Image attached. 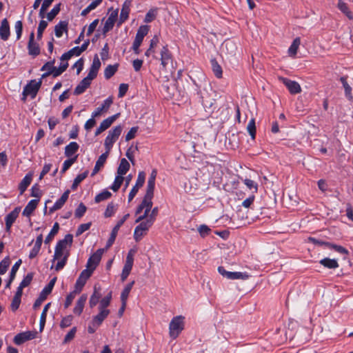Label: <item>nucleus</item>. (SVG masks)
<instances>
[{"instance_id": "nucleus-50", "label": "nucleus", "mask_w": 353, "mask_h": 353, "mask_svg": "<svg viewBox=\"0 0 353 353\" xmlns=\"http://www.w3.org/2000/svg\"><path fill=\"white\" fill-rule=\"evenodd\" d=\"M48 26V22L44 21V20H41L39 24V27H38V30H37V39L38 40H41V38H42V34H43V32L44 31V30Z\"/></svg>"}, {"instance_id": "nucleus-21", "label": "nucleus", "mask_w": 353, "mask_h": 353, "mask_svg": "<svg viewBox=\"0 0 353 353\" xmlns=\"http://www.w3.org/2000/svg\"><path fill=\"white\" fill-rule=\"evenodd\" d=\"M39 203V199H32L28 202L23 211V215L30 216L33 211L36 209Z\"/></svg>"}, {"instance_id": "nucleus-31", "label": "nucleus", "mask_w": 353, "mask_h": 353, "mask_svg": "<svg viewBox=\"0 0 353 353\" xmlns=\"http://www.w3.org/2000/svg\"><path fill=\"white\" fill-rule=\"evenodd\" d=\"M56 278L52 279L49 283L43 289L40 294V296L43 299H46L48 295L50 294L53 289V287L55 284Z\"/></svg>"}, {"instance_id": "nucleus-47", "label": "nucleus", "mask_w": 353, "mask_h": 353, "mask_svg": "<svg viewBox=\"0 0 353 353\" xmlns=\"http://www.w3.org/2000/svg\"><path fill=\"white\" fill-rule=\"evenodd\" d=\"M250 275L247 272H233L232 280H247Z\"/></svg>"}, {"instance_id": "nucleus-11", "label": "nucleus", "mask_w": 353, "mask_h": 353, "mask_svg": "<svg viewBox=\"0 0 353 353\" xmlns=\"http://www.w3.org/2000/svg\"><path fill=\"white\" fill-rule=\"evenodd\" d=\"M118 17V11L114 10L112 11L109 17H108L107 20L105 22L104 26L103 28V33L106 34L108 32H109L110 30L112 29L114 23L117 19Z\"/></svg>"}, {"instance_id": "nucleus-30", "label": "nucleus", "mask_w": 353, "mask_h": 353, "mask_svg": "<svg viewBox=\"0 0 353 353\" xmlns=\"http://www.w3.org/2000/svg\"><path fill=\"white\" fill-rule=\"evenodd\" d=\"M337 7L344 14L346 15V17L349 19H353V14L349 10L347 5L345 2H343L342 0H339V2L337 3Z\"/></svg>"}, {"instance_id": "nucleus-25", "label": "nucleus", "mask_w": 353, "mask_h": 353, "mask_svg": "<svg viewBox=\"0 0 353 353\" xmlns=\"http://www.w3.org/2000/svg\"><path fill=\"white\" fill-rule=\"evenodd\" d=\"M161 65L166 68L171 63V57L167 48H163L161 52Z\"/></svg>"}, {"instance_id": "nucleus-12", "label": "nucleus", "mask_w": 353, "mask_h": 353, "mask_svg": "<svg viewBox=\"0 0 353 353\" xmlns=\"http://www.w3.org/2000/svg\"><path fill=\"white\" fill-rule=\"evenodd\" d=\"M28 49L30 55L37 56L40 53V48L39 44L34 41V33L33 32L30 34Z\"/></svg>"}, {"instance_id": "nucleus-22", "label": "nucleus", "mask_w": 353, "mask_h": 353, "mask_svg": "<svg viewBox=\"0 0 353 353\" xmlns=\"http://www.w3.org/2000/svg\"><path fill=\"white\" fill-rule=\"evenodd\" d=\"M301 44V39L299 37H296L292 41L291 46L288 48V53L290 57L294 58L297 53L298 49Z\"/></svg>"}, {"instance_id": "nucleus-32", "label": "nucleus", "mask_w": 353, "mask_h": 353, "mask_svg": "<svg viewBox=\"0 0 353 353\" xmlns=\"http://www.w3.org/2000/svg\"><path fill=\"white\" fill-rule=\"evenodd\" d=\"M119 113H117L116 114H114L105 119H104L101 123L100 126H101V128H103L104 130L109 128L111 125L113 123V122L119 117Z\"/></svg>"}, {"instance_id": "nucleus-43", "label": "nucleus", "mask_w": 353, "mask_h": 353, "mask_svg": "<svg viewBox=\"0 0 353 353\" xmlns=\"http://www.w3.org/2000/svg\"><path fill=\"white\" fill-rule=\"evenodd\" d=\"M10 263V260L8 256L5 257L1 262H0V274H4L8 268L9 267Z\"/></svg>"}, {"instance_id": "nucleus-37", "label": "nucleus", "mask_w": 353, "mask_h": 353, "mask_svg": "<svg viewBox=\"0 0 353 353\" xmlns=\"http://www.w3.org/2000/svg\"><path fill=\"white\" fill-rule=\"evenodd\" d=\"M101 298V294L97 292V288H94V293L90 296L89 305L90 307H94L98 303Z\"/></svg>"}, {"instance_id": "nucleus-13", "label": "nucleus", "mask_w": 353, "mask_h": 353, "mask_svg": "<svg viewBox=\"0 0 353 353\" xmlns=\"http://www.w3.org/2000/svg\"><path fill=\"white\" fill-rule=\"evenodd\" d=\"M20 210V208H15L6 216V229L7 232H10L11 226L18 217Z\"/></svg>"}, {"instance_id": "nucleus-63", "label": "nucleus", "mask_w": 353, "mask_h": 353, "mask_svg": "<svg viewBox=\"0 0 353 353\" xmlns=\"http://www.w3.org/2000/svg\"><path fill=\"white\" fill-rule=\"evenodd\" d=\"M218 272L219 273L222 275L223 277L232 280V272H229L225 270V268L222 266H219L218 268Z\"/></svg>"}, {"instance_id": "nucleus-28", "label": "nucleus", "mask_w": 353, "mask_h": 353, "mask_svg": "<svg viewBox=\"0 0 353 353\" xmlns=\"http://www.w3.org/2000/svg\"><path fill=\"white\" fill-rule=\"evenodd\" d=\"M32 174H28L25 176V177L23 179L21 182L19 184V188L20 190V193L22 194L26 188L29 186L32 181Z\"/></svg>"}, {"instance_id": "nucleus-54", "label": "nucleus", "mask_w": 353, "mask_h": 353, "mask_svg": "<svg viewBox=\"0 0 353 353\" xmlns=\"http://www.w3.org/2000/svg\"><path fill=\"white\" fill-rule=\"evenodd\" d=\"M60 11V4L55 6L50 12L47 14L48 21H52Z\"/></svg>"}, {"instance_id": "nucleus-59", "label": "nucleus", "mask_w": 353, "mask_h": 353, "mask_svg": "<svg viewBox=\"0 0 353 353\" xmlns=\"http://www.w3.org/2000/svg\"><path fill=\"white\" fill-rule=\"evenodd\" d=\"M76 332H77V327H72L70 330V331L65 335L64 340H63V343H68V342L72 341L74 338Z\"/></svg>"}, {"instance_id": "nucleus-8", "label": "nucleus", "mask_w": 353, "mask_h": 353, "mask_svg": "<svg viewBox=\"0 0 353 353\" xmlns=\"http://www.w3.org/2000/svg\"><path fill=\"white\" fill-rule=\"evenodd\" d=\"M104 249L97 250L88 259L86 265L87 268H90L92 270H94L99 265L102 255L104 252Z\"/></svg>"}, {"instance_id": "nucleus-58", "label": "nucleus", "mask_w": 353, "mask_h": 353, "mask_svg": "<svg viewBox=\"0 0 353 353\" xmlns=\"http://www.w3.org/2000/svg\"><path fill=\"white\" fill-rule=\"evenodd\" d=\"M77 156L63 162L61 173H64L76 161Z\"/></svg>"}, {"instance_id": "nucleus-3", "label": "nucleus", "mask_w": 353, "mask_h": 353, "mask_svg": "<svg viewBox=\"0 0 353 353\" xmlns=\"http://www.w3.org/2000/svg\"><path fill=\"white\" fill-rule=\"evenodd\" d=\"M185 318L182 315L173 317L169 323V336L176 339L185 328Z\"/></svg>"}, {"instance_id": "nucleus-39", "label": "nucleus", "mask_w": 353, "mask_h": 353, "mask_svg": "<svg viewBox=\"0 0 353 353\" xmlns=\"http://www.w3.org/2000/svg\"><path fill=\"white\" fill-rule=\"evenodd\" d=\"M247 130L248 133L250 134L251 138L252 139H255L256 136V125H255V121L254 119H252L247 126Z\"/></svg>"}, {"instance_id": "nucleus-20", "label": "nucleus", "mask_w": 353, "mask_h": 353, "mask_svg": "<svg viewBox=\"0 0 353 353\" xmlns=\"http://www.w3.org/2000/svg\"><path fill=\"white\" fill-rule=\"evenodd\" d=\"M101 67V61L98 57V56L96 54L93 59V61L92 63V65L90 68V71L88 75L91 77V78L94 79L98 73V71Z\"/></svg>"}, {"instance_id": "nucleus-24", "label": "nucleus", "mask_w": 353, "mask_h": 353, "mask_svg": "<svg viewBox=\"0 0 353 353\" xmlns=\"http://www.w3.org/2000/svg\"><path fill=\"white\" fill-rule=\"evenodd\" d=\"M320 264L329 269H336L339 267L338 261L336 259L324 258L319 261Z\"/></svg>"}, {"instance_id": "nucleus-49", "label": "nucleus", "mask_w": 353, "mask_h": 353, "mask_svg": "<svg viewBox=\"0 0 353 353\" xmlns=\"http://www.w3.org/2000/svg\"><path fill=\"white\" fill-rule=\"evenodd\" d=\"M244 184L250 190H252L253 192H256L258 190V185L257 183L249 179H245L243 181Z\"/></svg>"}, {"instance_id": "nucleus-26", "label": "nucleus", "mask_w": 353, "mask_h": 353, "mask_svg": "<svg viewBox=\"0 0 353 353\" xmlns=\"http://www.w3.org/2000/svg\"><path fill=\"white\" fill-rule=\"evenodd\" d=\"M83 52L81 50L79 46L74 47L70 50L68 52L64 53L61 56V60L65 61L70 59L72 56H79Z\"/></svg>"}, {"instance_id": "nucleus-60", "label": "nucleus", "mask_w": 353, "mask_h": 353, "mask_svg": "<svg viewBox=\"0 0 353 353\" xmlns=\"http://www.w3.org/2000/svg\"><path fill=\"white\" fill-rule=\"evenodd\" d=\"M63 73V71L59 68L53 67L52 70L47 72L42 75V77H46L50 74H52L54 77H57Z\"/></svg>"}, {"instance_id": "nucleus-6", "label": "nucleus", "mask_w": 353, "mask_h": 353, "mask_svg": "<svg viewBox=\"0 0 353 353\" xmlns=\"http://www.w3.org/2000/svg\"><path fill=\"white\" fill-rule=\"evenodd\" d=\"M41 79L39 81L32 80L23 89V94L24 97L23 100L25 101L27 96H31L32 99L34 98L41 87Z\"/></svg>"}, {"instance_id": "nucleus-2", "label": "nucleus", "mask_w": 353, "mask_h": 353, "mask_svg": "<svg viewBox=\"0 0 353 353\" xmlns=\"http://www.w3.org/2000/svg\"><path fill=\"white\" fill-rule=\"evenodd\" d=\"M73 236L72 234H67L64 239L59 241L54 250L53 261L57 260L55 265V270L59 271L63 268L70 254L69 248L72 243Z\"/></svg>"}, {"instance_id": "nucleus-29", "label": "nucleus", "mask_w": 353, "mask_h": 353, "mask_svg": "<svg viewBox=\"0 0 353 353\" xmlns=\"http://www.w3.org/2000/svg\"><path fill=\"white\" fill-rule=\"evenodd\" d=\"M79 149V145L76 142H71L65 148V155L68 157L74 154Z\"/></svg>"}, {"instance_id": "nucleus-33", "label": "nucleus", "mask_w": 353, "mask_h": 353, "mask_svg": "<svg viewBox=\"0 0 353 353\" xmlns=\"http://www.w3.org/2000/svg\"><path fill=\"white\" fill-rule=\"evenodd\" d=\"M68 23L65 21H60L54 27V32L57 37H61L63 35V32L67 30Z\"/></svg>"}, {"instance_id": "nucleus-1", "label": "nucleus", "mask_w": 353, "mask_h": 353, "mask_svg": "<svg viewBox=\"0 0 353 353\" xmlns=\"http://www.w3.org/2000/svg\"><path fill=\"white\" fill-rule=\"evenodd\" d=\"M154 170H152L150 178L148 183V190L146 194L143 199L142 203L138 206L136 210L135 214L137 216H138L137 219H136V223H139L148 217L150 212V216H152V215L154 213V209L151 210L153 204L152 198L154 181Z\"/></svg>"}, {"instance_id": "nucleus-55", "label": "nucleus", "mask_w": 353, "mask_h": 353, "mask_svg": "<svg viewBox=\"0 0 353 353\" xmlns=\"http://www.w3.org/2000/svg\"><path fill=\"white\" fill-rule=\"evenodd\" d=\"M91 226V223H83L81 224L76 232V236H80L81 234H83L84 232L88 230Z\"/></svg>"}, {"instance_id": "nucleus-45", "label": "nucleus", "mask_w": 353, "mask_h": 353, "mask_svg": "<svg viewBox=\"0 0 353 353\" xmlns=\"http://www.w3.org/2000/svg\"><path fill=\"white\" fill-rule=\"evenodd\" d=\"M143 38L144 37L143 36H141L137 33L135 39L132 45V50L134 51L136 54L139 53V48L141 44Z\"/></svg>"}, {"instance_id": "nucleus-27", "label": "nucleus", "mask_w": 353, "mask_h": 353, "mask_svg": "<svg viewBox=\"0 0 353 353\" xmlns=\"http://www.w3.org/2000/svg\"><path fill=\"white\" fill-rule=\"evenodd\" d=\"M130 13V3L125 1L122 7L120 17H119V23H123L129 16Z\"/></svg>"}, {"instance_id": "nucleus-7", "label": "nucleus", "mask_w": 353, "mask_h": 353, "mask_svg": "<svg viewBox=\"0 0 353 353\" xmlns=\"http://www.w3.org/2000/svg\"><path fill=\"white\" fill-rule=\"evenodd\" d=\"M152 222L151 221H147L145 222H141L139 225L135 228L134 232V238L136 241H139L142 237L146 234L148 229L152 226Z\"/></svg>"}, {"instance_id": "nucleus-34", "label": "nucleus", "mask_w": 353, "mask_h": 353, "mask_svg": "<svg viewBox=\"0 0 353 353\" xmlns=\"http://www.w3.org/2000/svg\"><path fill=\"white\" fill-rule=\"evenodd\" d=\"M340 81L343 84V86L345 90V96L350 99L352 100L353 97L352 94V88L350 85L347 82V77H341L340 78Z\"/></svg>"}, {"instance_id": "nucleus-64", "label": "nucleus", "mask_w": 353, "mask_h": 353, "mask_svg": "<svg viewBox=\"0 0 353 353\" xmlns=\"http://www.w3.org/2000/svg\"><path fill=\"white\" fill-rule=\"evenodd\" d=\"M32 280V274H28L22 280V281L20 283L19 286L21 288H26L28 285H30Z\"/></svg>"}, {"instance_id": "nucleus-61", "label": "nucleus", "mask_w": 353, "mask_h": 353, "mask_svg": "<svg viewBox=\"0 0 353 353\" xmlns=\"http://www.w3.org/2000/svg\"><path fill=\"white\" fill-rule=\"evenodd\" d=\"M72 319H73V317L72 315H68V316L64 317L61 321V323H60L61 327L65 328V327H69L72 323Z\"/></svg>"}, {"instance_id": "nucleus-23", "label": "nucleus", "mask_w": 353, "mask_h": 353, "mask_svg": "<svg viewBox=\"0 0 353 353\" xmlns=\"http://www.w3.org/2000/svg\"><path fill=\"white\" fill-rule=\"evenodd\" d=\"M130 163L125 159H122L117 168V174L123 176L130 169Z\"/></svg>"}, {"instance_id": "nucleus-14", "label": "nucleus", "mask_w": 353, "mask_h": 353, "mask_svg": "<svg viewBox=\"0 0 353 353\" xmlns=\"http://www.w3.org/2000/svg\"><path fill=\"white\" fill-rule=\"evenodd\" d=\"M93 78H91L89 75L85 77L79 84L76 87L74 94L76 95H79L85 92V90L90 86L91 81L93 80Z\"/></svg>"}, {"instance_id": "nucleus-41", "label": "nucleus", "mask_w": 353, "mask_h": 353, "mask_svg": "<svg viewBox=\"0 0 353 353\" xmlns=\"http://www.w3.org/2000/svg\"><path fill=\"white\" fill-rule=\"evenodd\" d=\"M117 70V65H109L106 67L104 71V76L106 79L112 77Z\"/></svg>"}, {"instance_id": "nucleus-4", "label": "nucleus", "mask_w": 353, "mask_h": 353, "mask_svg": "<svg viewBox=\"0 0 353 353\" xmlns=\"http://www.w3.org/2000/svg\"><path fill=\"white\" fill-rule=\"evenodd\" d=\"M122 126L117 125L112 128L109 131L108 136L106 137L104 142V145L107 150V151H110L113 145V144L116 142V141L119 139V136L122 132Z\"/></svg>"}, {"instance_id": "nucleus-40", "label": "nucleus", "mask_w": 353, "mask_h": 353, "mask_svg": "<svg viewBox=\"0 0 353 353\" xmlns=\"http://www.w3.org/2000/svg\"><path fill=\"white\" fill-rule=\"evenodd\" d=\"M59 229V223H55L54 225H53L51 231L50 232V233L48 234V235L46 236V238L45 239L46 243H48L52 241V239L54 238V235L58 232Z\"/></svg>"}, {"instance_id": "nucleus-57", "label": "nucleus", "mask_w": 353, "mask_h": 353, "mask_svg": "<svg viewBox=\"0 0 353 353\" xmlns=\"http://www.w3.org/2000/svg\"><path fill=\"white\" fill-rule=\"evenodd\" d=\"M93 272V270H92L90 268H87L84 270H83L79 277V279L84 281H87V280L90 277V276L92 275Z\"/></svg>"}, {"instance_id": "nucleus-15", "label": "nucleus", "mask_w": 353, "mask_h": 353, "mask_svg": "<svg viewBox=\"0 0 353 353\" xmlns=\"http://www.w3.org/2000/svg\"><path fill=\"white\" fill-rule=\"evenodd\" d=\"M109 314V310L99 309V313L94 316L92 319V325L99 327Z\"/></svg>"}, {"instance_id": "nucleus-48", "label": "nucleus", "mask_w": 353, "mask_h": 353, "mask_svg": "<svg viewBox=\"0 0 353 353\" xmlns=\"http://www.w3.org/2000/svg\"><path fill=\"white\" fill-rule=\"evenodd\" d=\"M112 299L111 292H110L105 297L102 299L100 301L99 309L107 310L106 307L110 305Z\"/></svg>"}, {"instance_id": "nucleus-16", "label": "nucleus", "mask_w": 353, "mask_h": 353, "mask_svg": "<svg viewBox=\"0 0 353 353\" xmlns=\"http://www.w3.org/2000/svg\"><path fill=\"white\" fill-rule=\"evenodd\" d=\"M10 37V26L7 19L1 21L0 26V37L3 41H7Z\"/></svg>"}, {"instance_id": "nucleus-9", "label": "nucleus", "mask_w": 353, "mask_h": 353, "mask_svg": "<svg viewBox=\"0 0 353 353\" xmlns=\"http://www.w3.org/2000/svg\"><path fill=\"white\" fill-rule=\"evenodd\" d=\"M37 332L36 331H27L17 334L14 338V342L17 345H21L24 342L34 339Z\"/></svg>"}, {"instance_id": "nucleus-56", "label": "nucleus", "mask_w": 353, "mask_h": 353, "mask_svg": "<svg viewBox=\"0 0 353 353\" xmlns=\"http://www.w3.org/2000/svg\"><path fill=\"white\" fill-rule=\"evenodd\" d=\"M86 209L87 208L83 203H80L75 210V216L77 218H81V216H83L85 212H86Z\"/></svg>"}, {"instance_id": "nucleus-44", "label": "nucleus", "mask_w": 353, "mask_h": 353, "mask_svg": "<svg viewBox=\"0 0 353 353\" xmlns=\"http://www.w3.org/2000/svg\"><path fill=\"white\" fill-rule=\"evenodd\" d=\"M124 180L123 176L118 175L115 177L114 181L110 188L114 191L117 192L120 188L123 181Z\"/></svg>"}, {"instance_id": "nucleus-5", "label": "nucleus", "mask_w": 353, "mask_h": 353, "mask_svg": "<svg viewBox=\"0 0 353 353\" xmlns=\"http://www.w3.org/2000/svg\"><path fill=\"white\" fill-rule=\"evenodd\" d=\"M136 253L135 249H131L128 253L125 265L121 275V280L124 281L129 276L134 263V256Z\"/></svg>"}, {"instance_id": "nucleus-53", "label": "nucleus", "mask_w": 353, "mask_h": 353, "mask_svg": "<svg viewBox=\"0 0 353 353\" xmlns=\"http://www.w3.org/2000/svg\"><path fill=\"white\" fill-rule=\"evenodd\" d=\"M117 208L112 203H109L107 205L106 210L104 212V216L105 217L112 216L116 212Z\"/></svg>"}, {"instance_id": "nucleus-36", "label": "nucleus", "mask_w": 353, "mask_h": 353, "mask_svg": "<svg viewBox=\"0 0 353 353\" xmlns=\"http://www.w3.org/2000/svg\"><path fill=\"white\" fill-rule=\"evenodd\" d=\"M88 174V171L86 170L83 173H81L77 176V177L74 179L73 183L72 185L71 188L74 190L78 187L79 184L84 180Z\"/></svg>"}, {"instance_id": "nucleus-62", "label": "nucleus", "mask_w": 353, "mask_h": 353, "mask_svg": "<svg viewBox=\"0 0 353 353\" xmlns=\"http://www.w3.org/2000/svg\"><path fill=\"white\" fill-rule=\"evenodd\" d=\"M21 263H22L21 260L19 259L12 267L10 274L11 279H14L17 272L18 271Z\"/></svg>"}, {"instance_id": "nucleus-10", "label": "nucleus", "mask_w": 353, "mask_h": 353, "mask_svg": "<svg viewBox=\"0 0 353 353\" xmlns=\"http://www.w3.org/2000/svg\"><path fill=\"white\" fill-rule=\"evenodd\" d=\"M281 81L287 87L291 94H295L301 92V88L298 82L286 78H281Z\"/></svg>"}, {"instance_id": "nucleus-38", "label": "nucleus", "mask_w": 353, "mask_h": 353, "mask_svg": "<svg viewBox=\"0 0 353 353\" xmlns=\"http://www.w3.org/2000/svg\"><path fill=\"white\" fill-rule=\"evenodd\" d=\"M50 306V303H48V304H46L44 306L43 312H42V313L41 314V317H40V331H42L43 327H44V326H45L47 312H48Z\"/></svg>"}, {"instance_id": "nucleus-18", "label": "nucleus", "mask_w": 353, "mask_h": 353, "mask_svg": "<svg viewBox=\"0 0 353 353\" xmlns=\"http://www.w3.org/2000/svg\"><path fill=\"white\" fill-rule=\"evenodd\" d=\"M109 152L106 151V152L102 154L99 159H97L93 171L91 174V176H94L104 165L106 159L108 157Z\"/></svg>"}, {"instance_id": "nucleus-19", "label": "nucleus", "mask_w": 353, "mask_h": 353, "mask_svg": "<svg viewBox=\"0 0 353 353\" xmlns=\"http://www.w3.org/2000/svg\"><path fill=\"white\" fill-rule=\"evenodd\" d=\"M87 295L85 294H82L76 303V305L73 309V312L77 315H80L84 308L85 303L87 301Z\"/></svg>"}, {"instance_id": "nucleus-46", "label": "nucleus", "mask_w": 353, "mask_h": 353, "mask_svg": "<svg viewBox=\"0 0 353 353\" xmlns=\"http://www.w3.org/2000/svg\"><path fill=\"white\" fill-rule=\"evenodd\" d=\"M134 284V282H132L130 283H128L125 288L123 289V292L121 294V299L122 302H125L128 296L130 294V290H132V285Z\"/></svg>"}, {"instance_id": "nucleus-17", "label": "nucleus", "mask_w": 353, "mask_h": 353, "mask_svg": "<svg viewBox=\"0 0 353 353\" xmlns=\"http://www.w3.org/2000/svg\"><path fill=\"white\" fill-rule=\"evenodd\" d=\"M69 194H70V190H66L62 194L61 198L55 202L54 205L50 208V210H49L50 212L52 213L56 210L61 209L63 207V205H64V203L66 202V201L68 200Z\"/></svg>"}, {"instance_id": "nucleus-42", "label": "nucleus", "mask_w": 353, "mask_h": 353, "mask_svg": "<svg viewBox=\"0 0 353 353\" xmlns=\"http://www.w3.org/2000/svg\"><path fill=\"white\" fill-rule=\"evenodd\" d=\"M111 192L108 190H103L101 193L98 194L94 199L96 203H99L102 201L106 200L111 196Z\"/></svg>"}, {"instance_id": "nucleus-52", "label": "nucleus", "mask_w": 353, "mask_h": 353, "mask_svg": "<svg viewBox=\"0 0 353 353\" xmlns=\"http://www.w3.org/2000/svg\"><path fill=\"white\" fill-rule=\"evenodd\" d=\"M212 66L214 75L217 78H221L222 77L221 67L214 61H212Z\"/></svg>"}, {"instance_id": "nucleus-51", "label": "nucleus", "mask_w": 353, "mask_h": 353, "mask_svg": "<svg viewBox=\"0 0 353 353\" xmlns=\"http://www.w3.org/2000/svg\"><path fill=\"white\" fill-rule=\"evenodd\" d=\"M145 173L144 172H139L136 181V184L134 186L139 189L145 183Z\"/></svg>"}, {"instance_id": "nucleus-35", "label": "nucleus", "mask_w": 353, "mask_h": 353, "mask_svg": "<svg viewBox=\"0 0 353 353\" xmlns=\"http://www.w3.org/2000/svg\"><path fill=\"white\" fill-rule=\"evenodd\" d=\"M102 3V0H94L90 5L82 10L81 14L82 16H86L90 12L94 10Z\"/></svg>"}]
</instances>
